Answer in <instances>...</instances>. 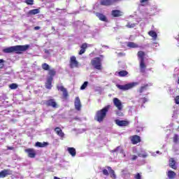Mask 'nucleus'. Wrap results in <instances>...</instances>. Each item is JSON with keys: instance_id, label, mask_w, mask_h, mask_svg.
<instances>
[{"instance_id": "f257e3e1", "label": "nucleus", "mask_w": 179, "mask_h": 179, "mask_svg": "<svg viewBox=\"0 0 179 179\" xmlns=\"http://www.w3.org/2000/svg\"><path fill=\"white\" fill-rule=\"evenodd\" d=\"M28 48H30V45H18L5 48L3 50V51L6 54H10V52H15V54H22V52L27 51Z\"/></svg>"}, {"instance_id": "f03ea898", "label": "nucleus", "mask_w": 179, "mask_h": 179, "mask_svg": "<svg viewBox=\"0 0 179 179\" xmlns=\"http://www.w3.org/2000/svg\"><path fill=\"white\" fill-rule=\"evenodd\" d=\"M110 108H111V106L108 105L102 109L97 110L94 116V120L98 122H103L107 117V113H108V110H110Z\"/></svg>"}, {"instance_id": "7ed1b4c3", "label": "nucleus", "mask_w": 179, "mask_h": 179, "mask_svg": "<svg viewBox=\"0 0 179 179\" xmlns=\"http://www.w3.org/2000/svg\"><path fill=\"white\" fill-rule=\"evenodd\" d=\"M146 54L145 52L140 50L137 53L138 58L140 61V71L141 73H145L146 71V64H145V56Z\"/></svg>"}, {"instance_id": "20e7f679", "label": "nucleus", "mask_w": 179, "mask_h": 179, "mask_svg": "<svg viewBox=\"0 0 179 179\" xmlns=\"http://www.w3.org/2000/svg\"><path fill=\"white\" fill-rule=\"evenodd\" d=\"M91 65L93 66L94 69H96L97 71H101V69H103L101 58L99 57H94L91 60Z\"/></svg>"}, {"instance_id": "39448f33", "label": "nucleus", "mask_w": 179, "mask_h": 179, "mask_svg": "<svg viewBox=\"0 0 179 179\" xmlns=\"http://www.w3.org/2000/svg\"><path fill=\"white\" fill-rule=\"evenodd\" d=\"M139 85V83L136 82V83H131L126 84L124 85H116V87L117 89H120V90H129V89H132L133 87H135V86H138Z\"/></svg>"}, {"instance_id": "423d86ee", "label": "nucleus", "mask_w": 179, "mask_h": 179, "mask_svg": "<svg viewBox=\"0 0 179 179\" xmlns=\"http://www.w3.org/2000/svg\"><path fill=\"white\" fill-rule=\"evenodd\" d=\"M46 107H52V108H58V103L54 99H50L48 100L45 101L43 103Z\"/></svg>"}, {"instance_id": "0eeeda50", "label": "nucleus", "mask_w": 179, "mask_h": 179, "mask_svg": "<svg viewBox=\"0 0 179 179\" xmlns=\"http://www.w3.org/2000/svg\"><path fill=\"white\" fill-rule=\"evenodd\" d=\"M57 90H60L62 92V99L63 100H68V97H69V94L68 93V90L66 88L64 87V85H57Z\"/></svg>"}, {"instance_id": "6e6552de", "label": "nucleus", "mask_w": 179, "mask_h": 179, "mask_svg": "<svg viewBox=\"0 0 179 179\" xmlns=\"http://www.w3.org/2000/svg\"><path fill=\"white\" fill-rule=\"evenodd\" d=\"M70 68H78L79 66V62L76 60V57L71 56L70 57V64H69Z\"/></svg>"}, {"instance_id": "1a4fd4ad", "label": "nucleus", "mask_w": 179, "mask_h": 179, "mask_svg": "<svg viewBox=\"0 0 179 179\" xmlns=\"http://www.w3.org/2000/svg\"><path fill=\"white\" fill-rule=\"evenodd\" d=\"M25 153H27L28 157H30L31 159H34L36 157V155H37V152H36V150L34 148H27L24 150Z\"/></svg>"}, {"instance_id": "9d476101", "label": "nucleus", "mask_w": 179, "mask_h": 179, "mask_svg": "<svg viewBox=\"0 0 179 179\" xmlns=\"http://www.w3.org/2000/svg\"><path fill=\"white\" fill-rule=\"evenodd\" d=\"M113 101L114 106L117 108V110L121 111V110L123 108L122 102H121L118 98H114Z\"/></svg>"}, {"instance_id": "9b49d317", "label": "nucleus", "mask_w": 179, "mask_h": 179, "mask_svg": "<svg viewBox=\"0 0 179 179\" xmlns=\"http://www.w3.org/2000/svg\"><path fill=\"white\" fill-rule=\"evenodd\" d=\"M12 174V171L10 169H3L0 171V178H5L7 176H10Z\"/></svg>"}, {"instance_id": "f8f14e48", "label": "nucleus", "mask_w": 179, "mask_h": 179, "mask_svg": "<svg viewBox=\"0 0 179 179\" xmlns=\"http://www.w3.org/2000/svg\"><path fill=\"white\" fill-rule=\"evenodd\" d=\"M74 106L77 111H80V108H82V103H80V99H79V96L76 97Z\"/></svg>"}, {"instance_id": "ddd939ff", "label": "nucleus", "mask_w": 179, "mask_h": 179, "mask_svg": "<svg viewBox=\"0 0 179 179\" xmlns=\"http://www.w3.org/2000/svg\"><path fill=\"white\" fill-rule=\"evenodd\" d=\"M115 124L116 125H118V127H128V125H129V122L127 120H116Z\"/></svg>"}, {"instance_id": "4468645a", "label": "nucleus", "mask_w": 179, "mask_h": 179, "mask_svg": "<svg viewBox=\"0 0 179 179\" xmlns=\"http://www.w3.org/2000/svg\"><path fill=\"white\" fill-rule=\"evenodd\" d=\"M95 15L96 17L101 20V22H108V19H107V17L104 14L101 13H96Z\"/></svg>"}, {"instance_id": "2eb2a0df", "label": "nucleus", "mask_w": 179, "mask_h": 179, "mask_svg": "<svg viewBox=\"0 0 179 179\" xmlns=\"http://www.w3.org/2000/svg\"><path fill=\"white\" fill-rule=\"evenodd\" d=\"M38 13H40V9L38 8L32 9L27 13V17H30V16H33L34 15H38Z\"/></svg>"}, {"instance_id": "dca6fc26", "label": "nucleus", "mask_w": 179, "mask_h": 179, "mask_svg": "<svg viewBox=\"0 0 179 179\" xmlns=\"http://www.w3.org/2000/svg\"><path fill=\"white\" fill-rule=\"evenodd\" d=\"M55 132L57 134L58 136H59L62 138L65 137V134L64 133V131H62L61 127H56L55 129Z\"/></svg>"}, {"instance_id": "f3484780", "label": "nucleus", "mask_w": 179, "mask_h": 179, "mask_svg": "<svg viewBox=\"0 0 179 179\" xmlns=\"http://www.w3.org/2000/svg\"><path fill=\"white\" fill-rule=\"evenodd\" d=\"M131 141L133 145H137V143H139L141 142V136L138 135H134L131 137Z\"/></svg>"}, {"instance_id": "a211bd4d", "label": "nucleus", "mask_w": 179, "mask_h": 179, "mask_svg": "<svg viewBox=\"0 0 179 179\" xmlns=\"http://www.w3.org/2000/svg\"><path fill=\"white\" fill-rule=\"evenodd\" d=\"M111 15L113 17H120L122 16V12L120 10H113L111 11Z\"/></svg>"}, {"instance_id": "6ab92c4d", "label": "nucleus", "mask_w": 179, "mask_h": 179, "mask_svg": "<svg viewBox=\"0 0 179 179\" xmlns=\"http://www.w3.org/2000/svg\"><path fill=\"white\" fill-rule=\"evenodd\" d=\"M114 3L112 0H101L100 4L102 6H111Z\"/></svg>"}, {"instance_id": "aec40b11", "label": "nucleus", "mask_w": 179, "mask_h": 179, "mask_svg": "<svg viewBox=\"0 0 179 179\" xmlns=\"http://www.w3.org/2000/svg\"><path fill=\"white\" fill-rule=\"evenodd\" d=\"M86 48H87V43H83L80 46V50L79 51L78 55H82L83 54H85V52H86Z\"/></svg>"}, {"instance_id": "412c9836", "label": "nucleus", "mask_w": 179, "mask_h": 179, "mask_svg": "<svg viewBox=\"0 0 179 179\" xmlns=\"http://www.w3.org/2000/svg\"><path fill=\"white\" fill-rule=\"evenodd\" d=\"M106 169L108 170L110 173V177L113 179L117 178V176L115 175V171L113 169H111V166H106Z\"/></svg>"}, {"instance_id": "4be33fe9", "label": "nucleus", "mask_w": 179, "mask_h": 179, "mask_svg": "<svg viewBox=\"0 0 179 179\" xmlns=\"http://www.w3.org/2000/svg\"><path fill=\"white\" fill-rule=\"evenodd\" d=\"M67 151L72 157H75V156H76V149H75V148L69 147L67 148Z\"/></svg>"}, {"instance_id": "5701e85b", "label": "nucleus", "mask_w": 179, "mask_h": 179, "mask_svg": "<svg viewBox=\"0 0 179 179\" xmlns=\"http://www.w3.org/2000/svg\"><path fill=\"white\" fill-rule=\"evenodd\" d=\"M169 167L173 169V170H177V166L176 165V160L174 158H171L169 159Z\"/></svg>"}, {"instance_id": "b1692460", "label": "nucleus", "mask_w": 179, "mask_h": 179, "mask_svg": "<svg viewBox=\"0 0 179 179\" xmlns=\"http://www.w3.org/2000/svg\"><path fill=\"white\" fill-rule=\"evenodd\" d=\"M52 78H48L45 83L46 89H51L52 87Z\"/></svg>"}, {"instance_id": "393cba45", "label": "nucleus", "mask_w": 179, "mask_h": 179, "mask_svg": "<svg viewBox=\"0 0 179 179\" xmlns=\"http://www.w3.org/2000/svg\"><path fill=\"white\" fill-rule=\"evenodd\" d=\"M149 86H150V84H145L141 86L138 90V93H143V92H146V90L149 89Z\"/></svg>"}, {"instance_id": "a878e982", "label": "nucleus", "mask_w": 179, "mask_h": 179, "mask_svg": "<svg viewBox=\"0 0 179 179\" xmlns=\"http://www.w3.org/2000/svg\"><path fill=\"white\" fill-rule=\"evenodd\" d=\"M35 146L36 148H45V146H48V143L47 142L41 143L38 141L35 143Z\"/></svg>"}, {"instance_id": "bb28decb", "label": "nucleus", "mask_w": 179, "mask_h": 179, "mask_svg": "<svg viewBox=\"0 0 179 179\" xmlns=\"http://www.w3.org/2000/svg\"><path fill=\"white\" fill-rule=\"evenodd\" d=\"M48 75H49V78H52V79H54V76L57 75V71H55V69H49Z\"/></svg>"}, {"instance_id": "cd10ccee", "label": "nucleus", "mask_w": 179, "mask_h": 179, "mask_svg": "<svg viewBox=\"0 0 179 179\" xmlns=\"http://www.w3.org/2000/svg\"><path fill=\"white\" fill-rule=\"evenodd\" d=\"M167 176L169 179H174L176 178V176H177V174L173 171H169L167 173Z\"/></svg>"}, {"instance_id": "c85d7f7f", "label": "nucleus", "mask_w": 179, "mask_h": 179, "mask_svg": "<svg viewBox=\"0 0 179 179\" xmlns=\"http://www.w3.org/2000/svg\"><path fill=\"white\" fill-rule=\"evenodd\" d=\"M127 47L129 48H138L139 45L134 42H129L127 43Z\"/></svg>"}, {"instance_id": "c756f323", "label": "nucleus", "mask_w": 179, "mask_h": 179, "mask_svg": "<svg viewBox=\"0 0 179 179\" xmlns=\"http://www.w3.org/2000/svg\"><path fill=\"white\" fill-rule=\"evenodd\" d=\"M118 75L120 78H124V76H128V71L122 70L118 72Z\"/></svg>"}, {"instance_id": "7c9ffc66", "label": "nucleus", "mask_w": 179, "mask_h": 179, "mask_svg": "<svg viewBox=\"0 0 179 179\" xmlns=\"http://www.w3.org/2000/svg\"><path fill=\"white\" fill-rule=\"evenodd\" d=\"M148 34L150 37H152L153 40H156V38H157V34L155 31H150Z\"/></svg>"}, {"instance_id": "2f4dec72", "label": "nucleus", "mask_w": 179, "mask_h": 179, "mask_svg": "<svg viewBox=\"0 0 179 179\" xmlns=\"http://www.w3.org/2000/svg\"><path fill=\"white\" fill-rule=\"evenodd\" d=\"M136 26V24L131 22H127V24H126V27H127L128 29H134V27H135Z\"/></svg>"}, {"instance_id": "473e14b6", "label": "nucleus", "mask_w": 179, "mask_h": 179, "mask_svg": "<svg viewBox=\"0 0 179 179\" xmlns=\"http://www.w3.org/2000/svg\"><path fill=\"white\" fill-rule=\"evenodd\" d=\"M42 69H43V71H49L50 65H48L47 63H43L42 64Z\"/></svg>"}, {"instance_id": "72a5a7b5", "label": "nucleus", "mask_w": 179, "mask_h": 179, "mask_svg": "<svg viewBox=\"0 0 179 179\" xmlns=\"http://www.w3.org/2000/svg\"><path fill=\"white\" fill-rule=\"evenodd\" d=\"M87 85H89V82H87V81L84 82V83L80 87V90H85V89H86V87H87Z\"/></svg>"}, {"instance_id": "f704fd0d", "label": "nucleus", "mask_w": 179, "mask_h": 179, "mask_svg": "<svg viewBox=\"0 0 179 179\" xmlns=\"http://www.w3.org/2000/svg\"><path fill=\"white\" fill-rule=\"evenodd\" d=\"M10 89L12 90H15V89H17V84L16 83H12L11 85H9Z\"/></svg>"}, {"instance_id": "c9c22d12", "label": "nucleus", "mask_w": 179, "mask_h": 179, "mask_svg": "<svg viewBox=\"0 0 179 179\" xmlns=\"http://www.w3.org/2000/svg\"><path fill=\"white\" fill-rule=\"evenodd\" d=\"M24 3H27V5H34V0H25Z\"/></svg>"}, {"instance_id": "e433bc0d", "label": "nucleus", "mask_w": 179, "mask_h": 179, "mask_svg": "<svg viewBox=\"0 0 179 179\" xmlns=\"http://www.w3.org/2000/svg\"><path fill=\"white\" fill-rule=\"evenodd\" d=\"M3 62H5V60L3 59H0V69H2L3 66H5V64H3Z\"/></svg>"}, {"instance_id": "4c0bfd02", "label": "nucleus", "mask_w": 179, "mask_h": 179, "mask_svg": "<svg viewBox=\"0 0 179 179\" xmlns=\"http://www.w3.org/2000/svg\"><path fill=\"white\" fill-rule=\"evenodd\" d=\"M138 157H143V159H146V157L148 156V154L144 153V154H141L139 153L138 154Z\"/></svg>"}, {"instance_id": "58836bf2", "label": "nucleus", "mask_w": 179, "mask_h": 179, "mask_svg": "<svg viewBox=\"0 0 179 179\" xmlns=\"http://www.w3.org/2000/svg\"><path fill=\"white\" fill-rule=\"evenodd\" d=\"M178 135L177 134H175L174 136H173V142L175 143H177V142H178Z\"/></svg>"}, {"instance_id": "ea45409f", "label": "nucleus", "mask_w": 179, "mask_h": 179, "mask_svg": "<svg viewBox=\"0 0 179 179\" xmlns=\"http://www.w3.org/2000/svg\"><path fill=\"white\" fill-rule=\"evenodd\" d=\"M102 173L103 176H108L110 173H108V171L107 169H103Z\"/></svg>"}, {"instance_id": "a19ab883", "label": "nucleus", "mask_w": 179, "mask_h": 179, "mask_svg": "<svg viewBox=\"0 0 179 179\" xmlns=\"http://www.w3.org/2000/svg\"><path fill=\"white\" fill-rule=\"evenodd\" d=\"M135 179H142V176L141 173H138L134 176Z\"/></svg>"}, {"instance_id": "79ce46f5", "label": "nucleus", "mask_w": 179, "mask_h": 179, "mask_svg": "<svg viewBox=\"0 0 179 179\" xmlns=\"http://www.w3.org/2000/svg\"><path fill=\"white\" fill-rule=\"evenodd\" d=\"M116 115H118L119 117H122L124 115V113H122V112H121L120 110L117 111L116 113Z\"/></svg>"}, {"instance_id": "37998d69", "label": "nucleus", "mask_w": 179, "mask_h": 179, "mask_svg": "<svg viewBox=\"0 0 179 179\" xmlns=\"http://www.w3.org/2000/svg\"><path fill=\"white\" fill-rule=\"evenodd\" d=\"M175 103H176V104H179V96H177L175 98Z\"/></svg>"}, {"instance_id": "c03bdc74", "label": "nucleus", "mask_w": 179, "mask_h": 179, "mask_svg": "<svg viewBox=\"0 0 179 179\" xmlns=\"http://www.w3.org/2000/svg\"><path fill=\"white\" fill-rule=\"evenodd\" d=\"M120 146H117L115 149L112 150V153H115L117 150H119Z\"/></svg>"}, {"instance_id": "a18cd8bd", "label": "nucleus", "mask_w": 179, "mask_h": 179, "mask_svg": "<svg viewBox=\"0 0 179 179\" xmlns=\"http://www.w3.org/2000/svg\"><path fill=\"white\" fill-rule=\"evenodd\" d=\"M142 100H143V103L148 102V98H146V97L142 98Z\"/></svg>"}, {"instance_id": "49530a36", "label": "nucleus", "mask_w": 179, "mask_h": 179, "mask_svg": "<svg viewBox=\"0 0 179 179\" xmlns=\"http://www.w3.org/2000/svg\"><path fill=\"white\" fill-rule=\"evenodd\" d=\"M136 159H138V156L136 155H133L132 158H131V160H136Z\"/></svg>"}, {"instance_id": "de8ad7c7", "label": "nucleus", "mask_w": 179, "mask_h": 179, "mask_svg": "<svg viewBox=\"0 0 179 179\" xmlns=\"http://www.w3.org/2000/svg\"><path fill=\"white\" fill-rule=\"evenodd\" d=\"M8 150H13L15 148L13 147H7Z\"/></svg>"}, {"instance_id": "09e8293b", "label": "nucleus", "mask_w": 179, "mask_h": 179, "mask_svg": "<svg viewBox=\"0 0 179 179\" xmlns=\"http://www.w3.org/2000/svg\"><path fill=\"white\" fill-rule=\"evenodd\" d=\"M34 30H40L41 27H35Z\"/></svg>"}, {"instance_id": "8fccbe9b", "label": "nucleus", "mask_w": 179, "mask_h": 179, "mask_svg": "<svg viewBox=\"0 0 179 179\" xmlns=\"http://www.w3.org/2000/svg\"><path fill=\"white\" fill-rule=\"evenodd\" d=\"M149 0H141V3H144V2H147Z\"/></svg>"}, {"instance_id": "3c124183", "label": "nucleus", "mask_w": 179, "mask_h": 179, "mask_svg": "<svg viewBox=\"0 0 179 179\" xmlns=\"http://www.w3.org/2000/svg\"><path fill=\"white\" fill-rule=\"evenodd\" d=\"M112 1H113V3H114V2H118V1H120L121 0H112Z\"/></svg>"}, {"instance_id": "603ef678", "label": "nucleus", "mask_w": 179, "mask_h": 179, "mask_svg": "<svg viewBox=\"0 0 179 179\" xmlns=\"http://www.w3.org/2000/svg\"><path fill=\"white\" fill-rule=\"evenodd\" d=\"M54 179H60L59 178L57 177V176H55L54 177Z\"/></svg>"}, {"instance_id": "864d4df0", "label": "nucleus", "mask_w": 179, "mask_h": 179, "mask_svg": "<svg viewBox=\"0 0 179 179\" xmlns=\"http://www.w3.org/2000/svg\"><path fill=\"white\" fill-rule=\"evenodd\" d=\"M100 57H103V55H100Z\"/></svg>"}, {"instance_id": "5fc2aeb1", "label": "nucleus", "mask_w": 179, "mask_h": 179, "mask_svg": "<svg viewBox=\"0 0 179 179\" xmlns=\"http://www.w3.org/2000/svg\"><path fill=\"white\" fill-rule=\"evenodd\" d=\"M52 29H54V27H52Z\"/></svg>"}]
</instances>
